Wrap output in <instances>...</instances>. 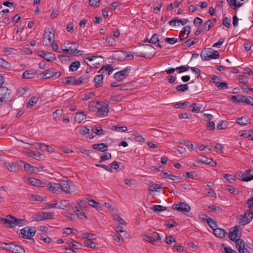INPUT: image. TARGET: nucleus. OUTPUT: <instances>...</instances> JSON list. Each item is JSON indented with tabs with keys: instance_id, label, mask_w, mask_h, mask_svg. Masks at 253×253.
Wrapping results in <instances>:
<instances>
[{
	"instance_id": "38",
	"label": "nucleus",
	"mask_w": 253,
	"mask_h": 253,
	"mask_svg": "<svg viewBox=\"0 0 253 253\" xmlns=\"http://www.w3.org/2000/svg\"><path fill=\"white\" fill-rule=\"evenodd\" d=\"M87 200L88 204L94 208H95L97 210H99L101 209V207L100 205V204L96 201H95L93 199H86Z\"/></svg>"
},
{
	"instance_id": "60",
	"label": "nucleus",
	"mask_w": 253,
	"mask_h": 253,
	"mask_svg": "<svg viewBox=\"0 0 253 253\" xmlns=\"http://www.w3.org/2000/svg\"><path fill=\"white\" fill-rule=\"evenodd\" d=\"M159 42V35L157 34H154L151 38L149 41V43H151L153 44H156V43Z\"/></svg>"
},
{
	"instance_id": "62",
	"label": "nucleus",
	"mask_w": 253,
	"mask_h": 253,
	"mask_svg": "<svg viewBox=\"0 0 253 253\" xmlns=\"http://www.w3.org/2000/svg\"><path fill=\"white\" fill-rule=\"evenodd\" d=\"M190 68V66L188 65H186L177 67L175 68V69L178 70L179 73H181L188 71Z\"/></svg>"
},
{
	"instance_id": "31",
	"label": "nucleus",
	"mask_w": 253,
	"mask_h": 253,
	"mask_svg": "<svg viewBox=\"0 0 253 253\" xmlns=\"http://www.w3.org/2000/svg\"><path fill=\"white\" fill-rule=\"evenodd\" d=\"M237 123L242 126H246L251 124V120L246 117H242L238 119Z\"/></svg>"
},
{
	"instance_id": "15",
	"label": "nucleus",
	"mask_w": 253,
	"mask_h": 253,
	"mask_svg": "<svg viewBox=\"0 0 253 253\" xmlns=\"http://www.w3.org/2000/svg\"><path fill=\"white\" fill-rule=\"evenodd\" d=\"M234 242L236 243V247L239 253H250V251L246 248L245 243L242 239H240Z\"/></svg>"
},
{
	"instance_id": "5",
	"label": "nucleus",
	"mask_w": 253,
	"mask_h": 253,
	"mask_svg": "<svg viewBox=\"0 0 253 253\" xmlns=\"http://www.w3.org/2000/svg\"><path fill=\"white\" fill-rule=\"evenodd\" d=\"M253 218V211L250 209L247 210L244 214H241L239 216V223L240 224L245 225L250 223Z\"/></svg>"
},
{
	"instance_id": "37",
	"label": "nucleus",
	"mask_w": 253,
	"mask_h": 253,
	"mask_svg": "<svg viewBox=\"0 0 253 253\" xmlns=\"http://www.w3.org/2000/svg\"><path fill=\"white\" fill-rule=\"evenodd\" d=\"M198 41V39L196 38H192L186 42H183L182 43V45L184 46H186L187 47H190L193 44H194L195 43L197 42Z\"/></svg>"
},
{
	"instance_id": "61",
	"label": "nucleus",
	"mask_w": 253,
	"mask_h": 253,
	"mask_svg": "<svg viewBox=\"0 0 253 253\" xmlns=\"http://www.w3.org/2000/svg\"><path fill=\"white\" fill-rule=\"evenodd\" d=\"M188 86L187 84H183L178 85L176 86V89L178 91H185L188 89Z\"/></svg>"
},
{
	"instance_id": "39",
	"label": "nucleus",
	"mask_w": 253,
	"mask_h": 253,
	"mask_svg": "<svg viewBox=\"0 0 253 253\" xmlns=\"http://www.w3.org/2000/svg\"><path fill=\"white\" fill-rule=\"evenodd\" d=\"M92 131L98 135H101L104 134V130L102 128L101 126H95L92 128Z\"/></svg>"
},
{
	"instance_id": "59",
	"label": "nucleus",
	"mask_w": 253,
	"mask_h": 253,
	"mask_svg": "<svg viewBox=\"0 0 253 253\" xmlns=\"http://www.w3.org/2000/svg\"><path fill=\"white\" fill-rule=\"evenodd\" d=\"M226 187L228 191L230 192L231 194H238L239 193L238 190H237L235 188L230 185H226Z\"/></svg>"
},
{
	"instance_id": "23",
	"label": "nucleus",
	"mask_w": 253,
	"mask_h": 253,
	"mask_svg": "<svg viewBox=\"0 0 253 253\" xmlns=\"http://www.w3.org/2000/svg\"><path fill=\"white\" fill-rule=\"evenodd\" d=\"M213 232L214 235L218 238H223L227 235V232L222 228L216 227L213 229Z\"/></svg>"
},
{
	"instance_id": "58",
	"label": "nucleus",
	"mask_w": 253,
	"mask_h": 253,
	"mask_svg": "<svg viewBox=\"0 0 253 253\" xmlns=\"http://www.w3.org/2000/svg\"><path fill=\"white\" fill-rule=\"evenodd\" d=\"M112 158L111 154L110 153H106L100 157L99 163H102L106 160H110Z\"/></svg>"
},
{
	"instance_id": "3",
	"label": "nucleus",
	"mask_w": 253,
	"mask_h": 253,
	"mask_svg": "<svg viewBox=\"0 0 253 253\" xmlns=\"http://www.w3.org/2000/svg\"><path fill=\"white\" fill-rule=\"evenodd\" d=\"M201 57L203 60H209L211 59H217L219 54L216 50L212 48H208L203 50L201 53Z\"/></svg>"
},
{
	"instance_id": "4",
	"label": "nucleus",
	"mask_w": 253,
	"mask_h": 253,
	"mask_svg": "<svg viewBox=\"0 0 253 253\" xmlns=\"http://www.w3.org/2000/svg\"><path fill=\"white\" fill-rule=\"evenodd\" d=\"M2 248L5 251H9L11 253H25V252L23 248L13 243L7 244L3 243Z\"/></svg>"
},
{
	"instance_id": "30",
	"label": "nucleus",
	"mask_w": 253,
	"mask_h": 253,
	"mask_svg": "<svg viewBox=\"0 0 253 253\" xmlns=\"http://www.w3.org/2000/svg\"><path fill=\"white\" fill-rule=\"evenodd\" d=\"M36 72L33 70H27L23 73L22 77L24 79H33L35 77Z\"/></svg>"
},
{
	"instance_id": "21",
	"label": "nucleus",
	"mask_w": 253,
	"mask_h": 253,
	"mask_svg": "<svg viewBox=\"0 0 253 253\" xmlns=\"http://www.w3.org/2000/svg\"><path fill=\"white\" fill-rule=\"evenodd\" d=\"M20 167H22L23 166L24 167L25 170L26 172L33 173L35 172V169H37V168H36V167L32 166L30 164L26 163L24 161H20Z\"/></svg>"
},
{
	"instance_id": "57",
	"label": "nucleus",
	"mask_w": 253,
	"mask_h": 253,
	"mask_svg": "<svg viewBox=\"0 0 253 253\" xmlns=\"http://www.w3.org/2000/svg\"><path fill=\"white\" fill-rule=\"evenodd\" d=\"M62 112V110L58 109L53 113V118L56 121H59L61 119V117L60 115H61Z\"/></svg>"
},
{
	"instance_id": "41",
	"label": "nucleus",
	"mask_w": 253,
	"mask_h": 253,
	"mask_svg": "<svg viewBox=\"0 0 253 253\" xmlns=\"http://www.w3.org/2000/svg\"><path fill=\"white\" fill-rule=\"evenodd\" d=\"M121 57L124 58V60H132L134 57L133 54L126 51H121Z\"/></svg>"
},
{
	"instance_id": "33",
	"label": "nucleus",
	"mask_w": 253,
	"mask_h": 253,
	"mask_svg": "<svg viewBox=\"0 0 253 253\" xmlns=\"http://www.w3.org/2000/svg\"><path fill=\"white\" fill-rule=\"evenodd\" d=\"M86 119V115L83 112L77 113L75 117V121L80 124Z\"/></svg>"
},
{
	"instance_id": "25",
	"label": "nucleus",
	"mask_w": 253,
	"mask_h": 253,
	"mask_svg": "<svg viewBox=\"0 0 253 253\" xmlns=\"http://www.w3.org/2000/svg\"><path fill=\"white\" fill-rule=\"evenodd\" d=\"M216 20L214 18L212 20H208L205 22L203 26V30H206V31H209L211 28L216 23Z\"/></svg>"
},
{
	"instance_id": "42",
	"label": "nucleus",
	"mask_w": 253,
	"mask_h": 253,
	"mask_svg": "<svg viewBox=\"0 0 253 253\" xmlns=\"http://www.w3.org/2000/svg\"><path fill=\"white\" fill-rule=\"evenodd\" d=\"M27 235H26V239H31L33 237L36 233V230L35 227H30L27 226Z\"/></svg>"
},
{
	"instance_id": "20",
	"label": "nucleus",
	"mask_w": 253,
	"mask_h": 253,
	"mask_svg": "<svg viewBox=\"0 0 253 253\" xmlns=\"http://www.w3.org/2000/svg\"><path fill=\"white\" fill-rule=\"evenodd\" d=\"M44 35L45 36L43 39V44L48 45L51 40L54 39V34L51 32H45Z\"/></svg>"
},
{
	"instance_id": "43",
	"label": "nucleus",
	"mask_w": 253,
	"mask_h": 253,
	"mask_svg": "<svg viewBox=\"0 0 253 253\" xmlns=\"http://www.w3.org/2000/svg\"><path fill=\"white\" fill-rule=\"evenodd\" d=\"M208 208L210 210L209 211L214 212L217 214L220 213L222 212V210L218 206L211 205L209 206Z\"/></svg>"
},
{
	"instance_id": "12",
	"label": "nucleus",
	"mask_w": 253,
	"mask_h": 253,
	"mask_svg": "<svg viewBox=\"0 0 253 253\" xmlns=\"http://www.w3.org/2000/svg\"><path fill=\"white\" fill-rule=\"evenodd\" d=\"M47 189L53 194H59L61 192L59 183L55 182H48L46 184Z\"/></svg>"
},
{
	"instance_id": "11",
	"label": "nucleus",
	"mask_w": 253,
	"mask_h": 253,
	"mask_svg": "<svg viewBox=\"0 0 253 253\" xmlns=\"http://www.w3.org/2000/svg\"><path fill=\"white\" fill-rule=\"evenodd\" d=\"M103 103L104 106L99 107L97 109V111L96 112V115L97 117H101L106 116L108 114V106L109 104V102L108 100H105Z\"/></svg>"
},
{
	"instance_id": "1",
	"label": "nucleus",
	"mask_w": 253,
	"mask_h": 253,
	"mask_svg": "<svg viewBox=\"0 0 253 253\" xmlns=\"http://www.w3.org/2000/svg\"><path fill=\"white\" fill-rule=\"evenodd\" d=\"M0 220L6 227L13 228L16 226H22L25 225V220L17 218L11 215H8L6 218H0Z\"/></svg>"
},
{
	"instance_id": "18",
	"label": "nucleus",
	"mask_w": 253,
	"mask_h": 253,
	"mask_svg": "<svg viewBox=\"0 0 253 253\" xmlns=\"http://www.w3.org/2000/svg\"><path fill=\"white\" fill-rule=\"evenodd\" d=\"M89 76L87 72L85 74L81 76L78 79H76L75 83H73V85H78L83 84L87 83L89 81Z\"/></svg>"
},
{
	"instance_id": "29",
	"label": "nucleus",
	"mask_w": 253,
	"mask_h": 253,
	"mask_svg": "<svg viewBox=\"0 0 253 253\" xmlns=\"http://www.w3.org/2000/svg\"><path fill=\"white\" fill-rule=\"evenodd\" d=\"M241 103H245L248 105L253 106V98L250 96L241 95Z\"/></svg>"
},
{
	"instance_id": "64",
	"label": "nucleus",
	"mask_w": 253,
	"mask_h": 253,
	"mask_svg": "<svg viewBox=\"0 0 253 253\" xmlns=\"http://www.w3.org/2000/svg\"><path fill=\"white\" fill-rule=\"evenodd\" d=\"M216 86L220 89H226L228 87V84L225 82H218L216 84Z\"/></svg>"
},
{
	"instance_id": "44",
	"label": "nucleus",
	"mask_w": 253,
	"mask_h": 253,
	"mask_svg": "<svg viewBox=\"0 0 253 253\" xmlns=\"http://www.w3.org/2000/svg\"><path fill=\"white\" fill-rule=\"evenodd\" d=\"M132 137L136 141L139 142H144L145 138L137 132H134L132 134Z\"/></svg>"
},
{
	"instance_id": "28",
	"label": "nucleus",
	"mask_w": 253,
	"mask_h": 253,
	"mask_svg": "<svg viewBox=\"0 0 253 253\" xmlns=\"http://www.w3.org/2000/svg\"><path fill=\"white\" fill-rule=\"evenodd\" d=\"M40 76L41 78L43 79H48L51 78L53 76V70L51 69L46 70L42 73H41Z\"/></svg>"
},
{
	"instance_id": "63",
	"label": "nucleus",
	"mask_w": 253,
	"mask_h": 253,
	"mask_svg": "<svg viewBox=\"0 0 253 253\" xmlns=\"http://www.w3.org/2000/svg\"><path fill=\"white\" fill-rule=\"evenodd\" d=\"M106 42L110 46H115L116 44V40L112 37H108L106 39Z\"/></svg>"
},
{
	"instance_id": "45",
	"label": "nucleus",
	"mask_w": 253,
	"mask_h": 253,
	"mask_svg": "<svg viewBox=\"0 0 253 253\" xmlns=\"http://www.w3.org/2000/svg\"><path fill=\"white\" fill-rule=\"evenodd\" d=\"M39 238L45 243H50L52 242V239L43 233H42L39 235Z\"/></svg>"
},
{
	"instance_id": "8",
	"label": "nucleus",
	"mask_w": 253,
	"mask_h": 253,
	"mask_svg": "<svg viewBox=\"0 0 253 253\" xmlns=\"http://www.w3.org/2000/svg\"><path fill=\"white\" fill-rule=\"evenodd\" d=\"M240 228L239 226H235L230 228L228 235L230 240L235 241L240 239L241 232L239 230Z\"/></svg>"
},
{
	"instance_id": "35",
	"label": "nucleus",
	"mask_w": 253,
	"mask_h": 253,
	"mask_svg": "<svg viewBox=\"0 0 253 253\" xmlns=\"http://www.w3.org/2000/svg\"><path fill=\"white\" fill-rule=\"evenodd\" d=\"M70 204L68 200H61L59 204L57 205V209L65 210L66 208H70Z\"/></svg>"
},
{
	"instance_id": "7",
	"label": "nucleus",
	"mask_w": 253,
	"mask_h": 253,
	"mask_svg": "<svg viewBox=\"0 0 253 253\" xmlns=\"http://www.w3.org/2000/svg\"><path fill=\"white\" fill-rule=\"evenodd\" d=\"M11 91L5 86L0 87V105L3 102L11 101Z\"/></svg>"
},
{
	"instance_id": "9",
	"label": "nucleus",
	"mask_w": 253,
	"mask_h": 253,
	"mask_svg": "<svg viewBox=\"0 0 253 253\" xmlns=\"http://www.w3.org/2000/svg\"><path fill=\"white\" fill-rule=\"evenodd\" d=\"M131 70V67L127 66L123 70L116 72L114 75V78L118 81H122L129 74Z\"/></svg>"
},
{
	"instance_id": "52",
	"label": "nucleus",
	"mask_w": 253,
	"mask_h": 253,
	"mask_svg": "<svg viewBox=\"0 0 253 253\" xmlns=\"http://www.w3.org/2000/svg\"><path fill=\"white\" fill-rule=\"evenodd\" d=\"M162 187L161 184H153L149 186V190L151 193L157 191V190L161 189Z\"/></svg>"
},
{
	"instance_id": "56",
	"label": "nucleus",
	"mask_w": 253,
	"mask_h": 253,
	"mask_svg": "<svg viewBox=\"0 0 253 253\" xmlns=\"http://www.w3.org/2000/svg\"><path fill=\"white\" fill-rule=\"evenodd\" d=\"M223 178L231 184L234 183L235 181L234 176L229 174H224Z\"/></svg>"
},
{
	"instance_id": "2",
	"label": "nucleus",
	"mask_w": 253,
	"mask_h": 253,
	"mask_svg": "<svg viewBox=\"0 0 253 253\" xmlns=\"http://www.w3.org/2000/svg\"><path fill=\"white\" fill-rule=\"evenodd\" d=\"M79 44L76 42H66L64 43V48L62 49V52L70 55L76 56L82 55L83 51L78 50Z\"/></svg>"
},
{
	"instance_id": "17",
	"label": "nucleus",
	"mask_w": 253,
	"mask_h": 253,
	"mask_svg": "<svg viewBox=\"0 0 253 253\" xmlns=\"http://www.w3.org/2000/svg\"><path fill=\"white\" fill-rule=\"evenodd\" d=\"M28 182L32 185L37 187H45L46 183L33 177H30L28 179Z\"/></svg>"
},
{
	"instance_id": "19",
	"label": "nucleus",
	"mask_w": 253,
	"mask_h": 253,
	"mask_svg": "<svg viewBox=\"0 0 253 253\" xmlns=\"http://www.w3.org/2000/svg\"><path fill=\"white\" fill-rule=\"evenodd\" d=\"M114 69L111 64H107L103 66L98 71L99 74L103 75L106 73L108 75H110L113 71Z\"/></svg>"
},
{
	"instance_id": "24",
	"label": "nucleus",
	"mask_w": 253,
	"mask_h": 253,
	"mask_svg": "<svg viewBox=\"0 0 253 253\" xmlns=\"http://www.w3.org/2000/svg\"><path fill=\"white\" fill-rule=\"evenodd\" d=\"M103 80V75L101 74L95 76L93 81L96 87H99L102 85Z\"/></svg>"
},
{
	"instance_id": "49",
	"label": "nucleus",
	"mask_w": 253,
	"mask_h": 253,
	"mask_svg": "<svg viewBox=\"0 0 253 253\" xmlns=\"http://www.w3.org/2000/svg\"><path fill=\"white\" fill-rule=\"evenodd\" d=\"M162 5V2H155L153 5L154 12L156 14H158L160 12Z\"/></svg>"
},
{
	"instance_id": "50",
	"label": "nucleus",
	"mask_w": 253,
	"mask_h": 253,
	"mask_svg": "<svg viewBox=\"0 0 253 253\" xmlns=\"http://www.w3.org/2000/svg\"><path fill=\"white\" fill-rule=\"evenodd\" d=\"M80 66V62L79 61H76L72 62L69 66L70 71H76Z\"/></svg>"
},
{
	"instance_id": "22",
	"label": "nucleus",
	"mask_w": 253,
	"mask_h": 253,
	"mask_svg": "<svg viewBox=\"0 0 253 253\" xmlns=\"http://www.w3.org/2000/svg\"><path fill=\"white\" fill-rule=\"evenodd\" d=\"M92 147L93 149L101 152H105L108 150V146L105 143L94 144Z\"/></svg>"
},
{
	"instance_id": "53",
	"label": "nucleus",
	"mask_w": 253,
	"mask_h": 253,
	"mask_svg": "<svg viewBox=\"0 0 253 253\" xmlns=\"http://www.w3.org/2000/svg\"><path fill=\"white\" fill-rule=\"evenodd\" d=\"M111 129L112 130L117 131L119 132H125L127 130V127L125 126H111Z\"/></svg>"
},
{
	"instance_id": "26",
	"label": "nucleus",
	"mask_w": 253,
	"mask_h": 253,
	"mask_svg": "<svg viewBox=\"0 0 253 253\" xmlns=\"http://www.w3.org/2000/svg\"><path fill=\"white\" fill-rule=\"evenodd\" d=\"M39 148L42 151H46L49 153H53L54 149L51 146L48 145H45L44 143H38Z\"/></svg>"
},
{
	"instance_id": "54",
	"label": "nucleus",
	"mask_w": 253,
	"mask_h": 253,
	"mask_svg": "<svg viewBox=\"0 0 253 253\" xmlns=\"http://www.w3.org/2000/svg\"><path fill=\"white\" fill-rule=\"evenodd\" d=\"M151 209L154 211H166L167 209V208L161 205H153L151 208Z\"/></svg>"
},
{
	"instance_id": "14",
	"label": "nucleus",
	"mask_w": 253,
	"mask_h": 253,
	"mask_svg": "<svg viewBox=\"0 0 253 253\" xmlns=\"http://www.w3.org/2000/svg\"><path fill=\"white\" fill-rule=\"evenodd\" d=\"M38 55L48 62L53 61L56 58L55 55L54 54L51 52H45L42 50L38 52Z\"/></svg>"
},
{
	"instance_id": "27",
	"label": "nucleus",
	"mask_w": 253,
	"mask_h": 253,
	"mask_svg": "<svg viewBox=\"0 0 253 253\" xmlns=\"http://www.w3.org/2000/svg\"><path fill=\"white\" fill-rule=\"evenodd\" d=\"M238 176L239 179L245 182H248L253 179V177L247 176L246 172L244 173L240 171L238 173Z\"/></svg>"
},
{
	"instance_id": "46",
	"label": "nucleus",
	"mask_w": 253,
	"mask_h": 253,
	"mask_svg": "<svg viewBox=\"0 0 253 253\" xmlns=\"http://www.w3.org/2000/svg\"><path fill=\"white\" fill-rule=\"evenodd\" d=\"M38 101V97L36 96H32L29 100L27 104V108H32L34 106Z\"/></svg>"
},
{
	"instance_id": "34",
	"label": "nucleus",
	"mask_w": 253,
	"mask_h": 253,
	"mask_svg": "<svg viewBox=\"0 0 253 253\" xmlns=\"http://www.w3.org/2000/svg\"><path fill=\"white\" fill-rule=\"evenodd\" d=\"M75 208V212H76L77 216L82 219L86 220L87 219V217L85 215V213L83 211V210L78 207H76Z\"/></svg>"
},
{
	"instance_id": "36",
	"label": "nucleus",
	"mask_w": 253,
	"mask_h": 253,
	"mask_svg": "<svg viewBox=\"0 0 253 253\" xmlns=\"http://www.w3.org/2000/svg\"><path fill=\"white\" fill-rule=\"evenodd\" d=\"M69 247H70V250H71L73 252H74V253H76L75 251L73 249H75V250H78V249H81L82 246L81 244L78 243V242H76L75 241H73L72 242H71L69 245Z\"/></svg>"
},
{
	"instance_id": "55",
	"label": "nucleus",
	"mask_w": 253,
	"mask_h": 253,
	"mask_svg": "<svg viewBox=\"0 0 253 253\" xmlns=\"http://www.w3.org/2000/svg\"><path fill=\"white\" fill-rule=\"evenodd\" d=\"M221 245L223 247L222 253H237L235 251L232 250L230 247H226L225 244H222Z\"/></svg>"
},
{
	"instance_id": "51",
	"label": "nucleus",
	"mask_w": 253,
	"mask_h": 253,
	"mask_svg": "<svg viewBox=\"0 0 253 253\" xmlns=\"http://www.w3.org/2000/svg\"><path fill=\"white\" fill-rule=\"evenodd\" d=\"M45 214L43 211L38 212L35 217V220L37 221H41L43 220H45Z\"/></svg>"
},
{
	"instance_id": "32",
	"label": "nucleus",
	"mask_w": 253,
	"mask_h": 253,
	"mask_svg": "<svg viewBox=\"0 0 253 253\" xmlns=\"http://www.w3.org/2000/svg\"><path fill=\"white\" fill-rule=\"evenodd\" d=\"M190 107L192 108V111L196 113L201 112L203 110L202 105L198 103H194Z\"/></svg>"
},
{
	"instance_id": "13",
	"label": "nucleus",
	"mask_w": 253,
	"mask_h": 253,
	"mask_svg": "<svg viewBox=\"0 0 253 253\" xmlns=\"http://www.w3.org/2000/svg\"><path fill=\"white\" fill-rule=\"evenodd\" d=\"M143 52H145L147 58H152L156 53V49L150 44L143 45Z\"/></svg>"
},
{
	"instance_id": "47",
	"label": "nucleus",
	"mask_w": 253,
	"mask_h": 253,
	"mask_svg": "<svg viewBox=\"0 0 253 253\" xmlns=\"http://www.w3.org/2000/svg\"><path fill=\"white\" fill-rule=\"evenodd\" d=\"M206 220L208 225L212 229V231H213V229L217 227L216 222L214 219L211 218V217H209Z\"/></svg>"
},
{
	"instance_id": "40",
	"label": "nucleus",
	"mask_w": 253,
	"mask_h": 253,
	"mask_svg": "<svg viewBox=\"0 0 253 253\" xmlns=\"http://www.w3.org/2000/svg\"><path fill=\"white\" fill-rule=\"evenodd\" d=\"M82 236L83 238L87 239L86 240H95L96 239V235L88 232H83Z\"/></svg>"
},
{
	"instance_id": "48",
	"label": "nucleus",
	"mask_w": 253,
	"mask_h": 253,
	"mask_svg": "<svg viewBox=\"0 0 253 253\" xmlns=\"http://www.w3.org/2000/svg\"><path fill=\"white\" fill-rule=\"evenodd\" d=\"M75 81H76V78L74 76L65 77L62 79V83L65 85L69 84L71 83L73 84V83H75Z\"/></svg>"
},
{
	"instance_id": "16",
	"label": "nucleus",
	"mask_w": 253,
	"mask_h": 253,
	"mask_svg": "<svg viewBox=\"0 0 253 253\" xmlns=\"http://www.w3.org/2000/svg\"><path fill=\"white\" fill-rule=\"evenodd\" d=\"M20 161L13 163L5 162L3 163L4 167L11 171L15 172L18 170L20 166Z\"/></svg>"
},
{
	"instance_id": "6",
	"label": "nucleus",
	"mask_w": 253,
	"mask_h": 253,
	"mask_svg": "<svg viewBox=\"0 0 253 253\" xmlns=\"http://www.w3.org/2000/svg\"><path fill=\"white\" fill-rule=\"evenodd\" d=\"M74 183L71 180H62L59 183L61 192L63 191L66 194H72L75 189H73Z\"/></svg>"
},
{
	"instance_id": "10",
	"label": "nucleus",
	"mask_w": 253,
	"mask_h": 253,
	"mask_svg": "<svg viewBox=\"0 0 253 253\" xmlns=\"http://www.w3.org/2000/svg\"><path fill=\"white\" fill-rule=\"evenodd\" d=\"M172 209L183 213L188 212L191 210L190 207L184 202L174 203L172 206Z\"/></svg>"
}]
</instances>
